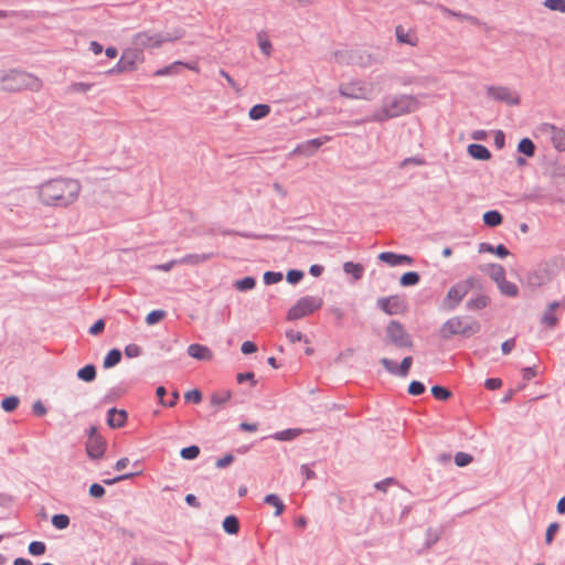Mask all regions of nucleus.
Segmentation results:
<instances>
[{
    "mask_svg": "<svg viewBox=\"0 0 565 565\" xmlns=\"http://www.w3.org/2000/svg\"><path fill=\"white\" fill-rule=\"evenodd\" d=\"M82 191L78 180L55 178L41 183L38 194L43 204L50 207L67 209L75 203Z\"/></svg>",
    "mask_w": 565,
    "mask_h": 565,
    "instance_id": "1",
    "label": "nucleus"
},
{
    "mask_svg": "<svg viewBox=\"0 0 565 565\" xmlns=\"http://www.w3.org/2000/svg\"><path fill=\"white\" fill-rule=\"evenodd\" d=\"M424 96V94H395L386 96L382 100L381 106L373 113L370 120L375 122H382L392 118L415 113L422 106L419 97Z\"/></svg>",
    "mask_w": 565,
    "mask_h": 565,
    "instance_id": "2",
    "label": "nucleus"
},
{
    "mask_svg": "<svg viewBox=\"0 0 565 565\" xmlns=\"http://www.w3.org/2000/svg\"><path fill=\"white\" fill-rule=\"evenodd\" d=\"M387 82L386 74H379L367 79L352 78L341 83L338 90L344 98L371 102L384 92Z\"/></svg>",
    "mask_w": 565,
    "mask_h": 565,
    "instance_id": "3",
    "label": "nucleus"
},
{
    "mask_svg": "<svg viewBox=\"0 0 565 565\" xmlns=\"http://www.w3.org/2000/svg\"><path fill=\"white\" fill-rule=\"evenodd\" d=\"M182 30H174L172 32H153L150 30L136 33L131 39V44L143 53L145 50L160 47L166 42H173L183 36Z\"/></svg>",
    "mask_w": 565,
    "mask_h": 565,
    "instance_id": "4",
    "label": "nucleus"
},
{
    "mask_svg": "<svg viewBox=\"0 0 565 565\" xmlns=\"http://www.w3.org/2000/svg\"><path fill=\"white\" fill-rule=\"evenodd\" d=\"M479 329L480 327L478 322H470L462 317H452L444 323L441 328V333L446 338L456 334L470 335L478 332Z\"/></svg>",
    "mask_w": 565,
    "mask_h": 565,
    "instance_id": "5",
    "label": "nucleus"
},
{
    "mask_svg": "<svg viewBox=\"0 0 565 565\" xmlns=\"http://www.w3.org/2000/svg\"><path fill=\"white\" fill-rule=\"evenodd\" d=\"M385 343L395 345L396 348H413V340L408 332L405 330L404 326L398 321H391L385 330Z\"/></svg>",
    "mask_w": 565,
    "mask_h": 565,
    "instance_id": "6",
    "label": "nucleus"
},
{
    "mask_svg": "<svg viewBox=\"0 0 565 565\" xmlns=\"http://www.w3.org/2000/svg\"><path fill=\"white\" fill-rule=\"evenodd\" d=\"M323 300L320 297L307 296L300 298L288 311V320H298L309 316L322 307Z\"/></svg>",
    "mask_w": 565,
    "mask_h": 565,
    "instance_id": "7",
    "label": "nucleus"
},
{
    "mask_svg": "<svg viewBox=\"0 0 565 565\" xmlns=\"http://www.w3.org/2000/svg\"><path fill=\"white\" fill-rule=\"evenodd\" d=\"M473 287L475 280L472 278L458 281L448 290L445 298V306L448 309H454L465 298V296L473 289Z\"/></svg>",
    "mask_w": 565,
    "mask_h": 565,
    "instance_id": "8",
    "label": "nucleus"
},
{
    "mask_svg": "<svg viewBox=\"0 0 565 565\" xmlns=\"http://www.w3.org/2000/svg\"><path fill=\"white\" fill-rule=\"evenodd\" d=\"M22 71H0V90L19 92L23 89Z\"/></svg>",
    "mask_w": 565,
    "mask_h": 565,
    "instance_id": "9",
    "label": "nucleus"
},
{
    "mask_svg": "<svg viewBox=\"0 0 565 565\" xmlns=\"http://www.w3.org/2000/svg\"><path fill=\"white\" fill-rule=\"evenodd\" d=\"M488 97L502 102L508 105H519L520 96L507 86H489L487 88Z\"/></svg>",
    "mask_w": 565,
    "mask_h": 565,
    "instance_id": "10",
    "label": "nucleus"
},
{
    "mask_svg": "<svg viewBox=\"0 0 565 565\" xmlns=\"http://www.w3.org/2000/svg\"><path fill=\"white\" fill-rule=\"evenodd\" d=\"M106 443L103 437L96 434V428L90 429V435L86 444L87 455L93 459H99L104 456Z\"/></svg>",
    "mask_w": 565,
    "mask_h": 565,
    "instance_id": "11",
    "label": "nucleus"
},
{
    "mask_svg": "<svg viewBox=\"0 0 565 565\" xmlns=\"http://www.w3.org/2000/svg\"><path fill=\"white\" fill-rule=\"evenodd\" d=\"M379 307L387 315H401L406 311L405 301L398 296H391L377 300Z\"/></svg>",
    "mask_w": 565,
    "mask_h": 565,
    "instance_id": "12",
    "label": "nucleus"
},
{
    "mask_svg": "<svg viewBox=\"0 0 565 565\" xmlns=\"http://www.w3.org/2000/svg\"><path fill=\"white\" fill-rule=\"evenodd\" d=\"M557 309H565V298H563L559 301H553L548 303V306L541 316V323L547 327L548 329L555 328L558 323V318L556 316Z\"/></svg>",
    "mask_w": 565,
    "mask_h": 565,
    "instance_id": "13",
    "label": "nucleus"
},
{
    "mask_svg": "<svg viewBox=\"0 0 565 565\" xmlns=\"http://www.w3.org/2000/svg\"><path fill=\"white\" fill-rule=\"evenodd\" d=\"M381 363L383 364L385 370L387 372H390L391 374H395V375L405 377L408 374V371L412 366L413 358L412 356L404 358L399 366H397V364L394 361H392L387 358H383L381 360Z\"/></svg>",
    "mask_w": 565,
    "mask_h": 565,
    "instance_id": "14",
    "label": "nucleus"
},
{
    "mask_svg": "<svg viewBox=\"0 0 565 565\" xmlns=\"http://www.w3.org/2000/svg\"><path fill=\"white\" fill-rule=\"evenodd\" d=\"M124 62L126 63V67L132 72L137 68V65L139 63H142L145 61V55L140 51V49H137L136 46L128 47L124 50L121 56Z\"/></svg>",
    "mask_w": 565,
    "mask_h": 565,
    "instance_id": "15",
    "label": "nucleus"
},
{
    "mask_svg": "<svg viewBox=\"0 0 565 565\" xmlns=\"http://www.w3.org/2000/svg\"><path fill=\"white\" fill-rule=\"evenodd\" d=\"M331 139L329 136H323L315 139L307 140L295 149V152H299L307 157L312 156L322 145Z\"/></svg>",
    "mask_w": 565,
    "mask_h": 565,
    "instance_id": "16",
    "label": "nucleus"
},
{
    "mask_svg": "<svg viewBox=\"0 0 565 565\" xmlns=\"http://www.w3.org/2000/svg\"><path fill=\"white\" fill-rule=\"evenodd\" d=\"M396 40L401 44H407L409 46L418 45V36L414 30H406L403 25L395 28Z\"/></svg>",
    "mask_w": 565,
    "mask_h": 565,
    "instance_id": "17",
    "label": "nucleus"
},
{
    "mask_svg": "<svg viewBox=\"0 0 565 565\" xmlns=\"http://www.w3.org/2000/svg\"><path fill=\"white\" fill-rule=\"evenodd\" d=\"M379 259L392 267L399 265H412L413 259L407 255H398L391 252H383L379 255Z\"/></svg>",
    "mask_w": 565,
    "mask_h": 565,
    "instance_id": "18",
    "label": "nucleus"
},
{
    "mask_svg": "<svg viewBox=\"0 0 565 565\" xmlns=\"http://www.w3.org/2000/svg\"><path fill=\"white\" fill-rule=\"evenodd\" d=\"M188 354L200 361H211L214 358L210 348L199 343L190 344L188 347Z\"/></svg>",
    "mask_w": 565,
    "mask_h": 565,
    "instance_id": "19",
    "label": "nucleus"
},
{
    "mask_svg": "<svg viewBox=\"0 0 565 565\" xmlns=\"http://www.w3.org/2000/svg\"><path fill=\"white\" fill-rule=\"evenodd\" d=\"M127 412L124 409L110 408L108 411L107 424L111 428H120L126 424Z\"/></svg>",
    "mask_w": 565,
    "mask_h": 565,
    "instance_id": "20",
    "label": "nucleus"
},
{
    "mask_svg": "<svg viewBox=\"0 0 565 565\" xmlns=\"http://www.w3.org/2000/svg\"><path fill=\"white\" fill-rule=\"evenodd\" d=\"M437 9L446 17H452V18H456L460 21H468L472 24H478L479 23V20L471 15V14H468V13H462L460 11H454L443 4H438L437 6Z\"/></svg>",
    "mask_w": 565,
    "mask_h": 565,
    "instance_id": "21",
    "label": "nucleus"
},
{
    "mask_svg": "<svg viewBox=\"0 0 565 565\" xmlns=\"http://www.w3.org/2000/svg\"><path fill=\"white\" fill-rule=\"evenodd\" d=\"M353 57H351L352 65L360 67H369L374 63L372 55L365 51L353 50Z\"/></svg>",
    "mask_w": 565,
    "mask_h": 565,
    "instance_id": "22",
    "label": "nucleus"
},
{
    "mask_svg": "<svg viewBox=\"0 0 565 565\" xmlns=\"http://www.w3.org/2000/svg\"><path fill=\"white\" fill-rule=\"evenodd\" d=\"M468 153L477 160H489L491 158V152L487 147L480 143H471L467 148Z\"/></svg>",
    "mask_w": 565,
    "mask_h": 565,
    "instance_id": "23",
    "label": "nucleus"
},
{
    "mask_svg": "<svg viewBox=\"0 0 565 565\" xmlns=\"http://www.w3.org/2000/svg\"><path fill=\"white\" fill-rule=\"evenodd\" d=\"M43 87V82L33 74L24 72L23 74V89L39 92Z\"/></svg>",
    "mask_w": 565,
    "mask_h": 565,
    "instance_id": "24",
    "label": "nucleus"
},
{
    "mask_svg": "<svg viewBox=\"0 0 565 565\" xmlns=\"http://www.w3.org/2000/svg\"><path fill=\"white\" fill-rule=\"evenodd\" d=\"M551 139L558 151L565 150V131L563 129L551 126Z\"/></svg>",
    "mask_w": 565,
    "mask_h": 565,
    "instance_id": "25",
    "label": "nucleus"
},
{
    "mask_svg": "<svg viewBox=\"0 0 565 565\" xmlns=\"http://www.w3.org/2000/svg\"><path fill=\"white\" fill-rule=\"evenodd\" d=\"M266 504L275 508V515L279 516L285 510V504L277 494L270 493L264 498Z\"/></svg>",
    "mask_w": 565,
    "mask_h": 565,
    "instance_id": "26",
    "label": "nucleus"
},
{
    "mask_svg": "<svg viewBox=\"0 0 565 565\" xmlns=\"http://www.w3.org/2000/svg\"><path fill=\"white\" fill-rule=\"evenodd\" d=\"M270 111V107L266 104H257L253 106L248 113L252 120H259L266 117Z\"/></svg>",
    "mask_w": 565,
    "mask_h": 565,
    "instance_id": "27",
    "label": "nucleus"
},
{
    "mask_svg": "<svg viewBox=\"0 0 565 565\" xmlns=\"http://www.w3.org/2000/svg\"><path fill=\"white\" fill-rule=\"evenodd\" d=\"M182 65H183V62H181V61L173 62L172 64H170L166 67L157 70L154 72V76L177 75V74H179L180 67H182Z\"/></svg>",
    "mask_w": 565,
    "mask_h": 565,
    "instance_id": "28",
    "label": "nucleus"
},
{
    "mask_svg": "<svg viewBox=\"0 0 565 565\" xmlns=\"http://www.w3.org/2000/svg\"><path fill=\"white\" fill-rule=\"evenodd\" d=\"M121 360V352L118 349L110 350L104 359L103 366L105 369L117 365Z\"/></svg>",
    "mask_w": 565,
    "mask_h": 565,
    "instance_id": "29",
    "label": "nucleus"
},
{
    "mask_svg": "<svg viewBox=\"0 0 565 565\" xmlns=\"http://www.w3.org/2000/svg\"><path fill=\"white\" fill-rule=\"evenodd\" d=\"M223 529L228 534H237L239 531L238 519L234 515H228L223 521Z\"/></svg>",
    "mask_w": 565,
    "mask_h": 565,
    "instance_id": "30",
    "label": "nucleus"
},
{
    "mask_svg": "<svg viewBox=\"0 0 565 565\" xmlns=\"http://www.w3.org/2000/svg\"><path fill=\"white\" fill-rule=\"evenodd\" d=\"M498 287L503 295L509 297H515L519 291L516 285L508 281L505 278L499 281Z\"/></svg>",
    "mask_w": 565,
    "mask_h": 565,
    "instance_id": "31",
    "label": "nucleus"
},
{
    "mask_svg": "<svg viewBox=\"0 0 565 565\" xmlns=\"http://www.w3.org/2000/svg\"><path fill=\"white\" fill-rule=\"evenodd\" d=\"M77 376L85 382H92L96 377V369L93 364L85 365L77 372Z\"/></svg>",
    "mask_w": 565,
    "mask_h": 565,
    "instance_id": "32",
    "label": "nucleus"
},
{
    "mask_svg": "<svg viewBox=\"0 0 565 565\" xmlns=\"http://www.w3.org/2000/svg\"><path fill=\"white\" fill-rule=\"evenodd\" d=\"M343 270L347 274L352 275L356 280L360 279L363 275V266L352 262L344 263Z\"/></svg>",
    "mask_w": 565,
    "mask_h": 565,
    "instance_id": "33",
    "label": "nucleus"
},
{
    "mask_svg": "<svg viewBox=\"0 0 565 565\" xmlns=\"http://www.w3.org/2000/svg\"><path fill=\"white\" fill-rule=\"evenodd\" d=\"M210 257H211V255H206V254L186 255L179 260V264L199 265V264L207 260Z\"/></svg>",
    "mask_w": 565,
    "mask_h": 565,
    "instance_id": "34",
    "label": "nucleus"
},
{
    "mask_svg": "<svg viewBox=\"0 0 565 565\" xmlns=\"http://www.w3.org/2000/svg\"><path fill=\"white\" fill-rule=\"evenodd\" d=\"M518 151L527 156V157H532L534 154V151H535V146L533 143V141L529 138H523L520 142H519V146H518Z\"/></svg>",
    "mask_w": 565,
    "mask_h": 565,
    "instance_id": "35",
    "label": "nucleus"
},
{
    "mask_svg": "<svg viewBox=\"0 0 565 565\" xmlns=\"http://www.w3.org/2000/svg\"><path fill=\"white\" fill-rule=\"evenodd\" d=\"M353 55V50H340L334 53V58L339 64L352 65L351 57Z\"/></svg>",
    "mask_w": 565,
    "mask_h": 565,
    "instance_id": "36",
    "label": "nucleus"
},
{
    "mask_svg": "<svg viewBox=\"0 0 565 565\" xmlns=\"http://www.w3.org/2000/svg\"><path fill=\"white\" fill-rule=\"evenodd\" d=\"M418 281H419V275L415 271L405 273L404 275H402L401 280H399L401 285L405 286V287L414 286Z\"/></svg>",
    "mask_w": 565,
    "mask_h": 565,
    "instance_id": "37",
    "label": "nucleus"
},
{
    "mask_svg": "<svg viewBox=\"0 0 565 565\" xmlns=\"http://www.w3.org/2000/svg\"><path fill=\"white\" fill-rule=\"evenodd\" d=\"M431 394L436 399L447 401L451 396V392L443 386H433Z\"/></svg>",
    "mask_w": 565,
    "mask_h": 565,
    "instance_id": "38",
    "label": "nucleus"
},
{
    "mask_svg": "<svg viewBox=\"0 0 565 565\" xmlns=\"http://www.w3.org/2000/svg\"><path fill=\"white\" fill-rule=\"evenodd\" d=\"M52 524L58 530L66 529L70 524V518L66 514H55L52 518Z\"/></svg>",
    "mask_w": 565,
    "mask_h": 565,
    "instance_id": "39",
    "label": "nucleus"
},
{
    "mask_svg": "<svg viewBox=\"0 0 565 565\" xmlns=\"http://www.w3.org/2000/svg\"><path fill=\"white\" fill-rule=\"evenodd\" d=\"M235 287L239 291H246L255 287V279L252 277H245L235 282Z\"/></svg>",
    "mask_w": 565,
    "mask_h": 565,
    "instance_id": "40",
    "label": "nucleus"
},
{
    "mask_svg": "<svg viewBox=\"0 0 565 565\" xmlns=\"http://www.w3.org/2000/svg\"><path fill=\"white\" fill-rule=\"evenodd\" d=\"M300 434H301V429H298V428H296V429H286V430L277 433L275 437L278 440H290V439L296 438Z\"/></svg>",
    "mask_w": 565,
    "mask_h": 565,
    "instance_id": "41",
    "label": "nucleus"
},
{
    "mask_svg": "<svg viewBox=\"0 0 565 565\" xmlns=\"http://www.w3.org/2000/svg\"><path fill=\"white\" fill-rule=\"evenodd\" d=\"M544 7L557 12H565V0H545Z\"/></svg>",
    "mask_w": 565,
    "mask_h": 565,
    "instance_id": "42",
    "label": "nucleus"
},
{
    "mask_svg": "<svg viewBox=\"0 0 565 565\" xmlns=\"http://www.w3.org/2000/svg\"><path fill=\"white\" fill-rule=\"evenodd\" d=\"M180 455L185 460H192L200 455V448L198 446L185 447L181 449Z\"/></svg>",
    "mask_w": 565,
    "mask_h": 565,
    "instance_id": "43",
    "label": "nucleus"
},
{
    "mask_svg": "<svg viewBox=\"0 0 565 565\" xmlns=\"http://www.w3.org/2000/svg\"><path fill=\"white\" fill-rule=\"evenodd\" d=\"M93 84L84 82H75L68 86L70 93H86L92 88Z\"/></svg>",
    "mask_w": 565,
    "mask_h": 565,
    "instance_id": "44",
    "label": "nucleus"
},
{
    "mask_svg": "<svg viewBox=\"0 0 565 565\" xmlns=\"http://www.w3.org/2000/svg\"><path fill=\"white\" fill-rule=\"evenodd\" d=\"M164 316L166 312L163 310H153L147 315L146 322L152 326L161 321L164 318Z\"/></svg>",
    "mask_w": 565,
    "mask_h": 565,
    "instance_id": "45",
    "label": "nucleus"
},
{
    "mask_svg": "<svg viewBox=\"0 0 565 565\" xmlns=\"http://www.w3.org/2000/svg\"><path fill=\"white\" fill-rule=\"evenodd\" d=\"M19 405V398L15 396H9L2 399L1 406L6 412L14 411Z\"/></svg>",
    "mask_w": 565,
    "mask_h": 565,
    "instance_id": "46",
    "label": "nucleus"
},
{
    "mask_svg": "<svg viewBox=\"0 0 565 565\" xmlns=\"http://www.w3.org/2000/svg\"><path fill=\"white\" fill-rule=\"evenodd\" d=\"M488 302H489V300L486 296H479L475 299H471L468 302V308L469 309H482L488 305Z\"/></svg>",
    "mask_w": 565,
    "mask_h": 565,
    "instance_id": "47",
    "label": "nucleus"
},
{
    "mask_svg": "<svg viewBox=\"0 0 565 565\" xmlns=\"http://www.w3.org/2000/svg\"><path fill=\"white\" fill-rule=\"evenodd\" d=\"M472 462V456L467 452H457L455 456V463L458 467H465Z\"/></svg>",
    "mask_w": 565,
    "mask_h": 565,
    "instance_id": "48",
    "label": "nucleus"
},
{
    "mask_svg": "<svg viewBox=\"0 0 565 565\" xmlns=\"http://www.w3.org/2000/svg\"><path fill=\"white\" fill-rule=\"evenodd\" d=\"M29 552L32 555H42L45 553V544L43 542L34 541L29 545Z\"/></svg>",
    "mask_w": 565,
    "mask_h": 565,
    "instance_id": "49",
    "label": "nucleus"
},
{
    "mask_svg": "<svg viewBox=\"0 0 565 565\" xmlns=\"http://www.w3.org/2000/svg\"><path fill=\"white\" fill-rule=\"evenodd\" d=\"M282 279L281 273L266 271L264 274V281L266 285L277 284Z\"/></svg>",
    "mask_w": 565,
    "mask_h": 565,
    "instance_id": "50",
    "label": "nucleus"
},
{
    "mask_svg": "<svg viewBox=\"0 0 565 565\" xmlns=\"http://www.w3.org/2000/svg\"><path fill=\"white\" fill-rule=\"evenodd\" d=\"M483 221L488 226H497L501 224L502 217L501 214H483Z\"/></svg>",
    "mask_w": 565,
    "mask_h": 565,
    "instance_id": "51",
    "label": "nucleus"
},
{
    "mask_svg": "<svg viewBox=\"0 0 565 565\" xmlns=\"http://www.w3.org/2000/svg\"><path fill=\"white\" fill-rule=\"evenodd\" d=\"M425 392V385L418 381H413L408 386V393L412 395H420Z\"/></svg>",
    "mask_w": 565,
    "mask_h": 565,
    "instance_id": "52",
    "label": "nucleus"
},
{
    "mask_svg": "<svg viewBox=\"0 0 565 565\" xmlns=\"http://www.w3.org/2000/svg\"><path fill=\"white\" fill-rule=\"evenodd\" d=\"M286 337L291 343H295V342L301 341V340H305L306 343L309 342L308 339L303 338V334L297 330H288L286 332Z\"/></svg>",
    "mask_w": 565,
    "mask_h": 565,
    "instance_id": "53",
    "label": "nucleus"
},
{
    "mask_svg": "<svg viewBox=\"0 0 565 565\" xmlns=\"http://www.w3.org/2000/svg\"><path fill=\"white\" fill-rule=\"evenodd\" d=\"M491 277L499 285V281L505 278L503 267L500 265L492 266L491 267Z\"/></svg>",
    "mask_w": 565,
    "mask_h": 565,
    "instance_id": "54",
    "label": "nucleus"
},
{
    "mask_svg": "<svg viewBox=\"0 0 565 565\" xmlns=\"http://www.w3.org/2000/svg\"><path fill=\"white\" fill-rule=\"evenodd\" d=\"M184 398L188 402H193L195 404H199L202 401V394L199 390H192L184 394Z\"/></svg>",
    "mask_w": 565,
    "mask_h": 565,
    "instance_id": "55",
    "label": "nucleus"
},
{
    "mask_svg": "<svg viewBox=\"0 0 565 565\" xmlns=\"http://www.w3.org/2000/svg\"><path fill=\"white\" fill-rule=\"evenodd\" d=\"M258 44H259L262 52L265 55L269 56L271 54L273 45L269 40L259 38Z\"/></svg>",
    "mask_w": 565,
    "mask_h": 565,
    "instance_id": "56",
    "label": "nucleus"
},
{
    "mask_svg": "<svg viewBox=\"0 0 565 565\" xmlns=\"http://www.w3.org/2000/svg\"><path fill=\"white\" fill-rule=\"evenodd\" d=\"M89 494L94 498H102L105 494V489L98 483H93L89 487Z\"/></svg>",
    "mask_w": 565,
    "mask_h": 565,
    "instance_id": "57",
    "label": "nucleus"
},
{
    "mask_svg": "<svg viewBox=\"0 0 565 565\" xmlns=\"http://www.w3.org/2000/svg\"><path fill=\"white\" fill-rule=\"evenodd\" d=\"M303 277V273L300 271V270H289L287 273V280L290 282V284H297L298 281H300Z\"/></svg>",
    "mask_w": 565,
    "mask_h": 565,
    "instance_id": "58",
    "label": "nucleus"
},
{
    "mask_svg": "<svg viewBox=\"0 0 565 565\" xmlns=\"http://www.w3.org/2000/svg\"><path fill=\"white\" fill-rule=\"evenodd\" d=\"M234 461V457L232 455H225L224 457L222 458H218L216 460V463L215 466L218 468V469H223V468H226L227 466H230L232 462Z\"/></svg>",
    "mask_w": 565,
    "mask_h": 565,
    "instance_id": "59",
    "label": "nucleus"
},
{
    "mask_svg": "<svg viewBox=\"0 0 565 565\" xmlns=\"http://www.w3.org/2000/svg\"><path fill=\"white\" fill-rule=\"evenodd\" d=\"M125 353L128 358H137L140 355L141 350L137 344H129L125 348Z\"/></svg>",
    "mask_w": 565,
    "mask_h": 565,
    "instance_id": "60",
    "label": "nucleus"
},
{
    "mask_svg": "<svg viewBox=\"0 0 565 565\" xmlns=\"http://www.w3.org/2000/svg\"><path fill=\"white\" fill-rule=\"evenodd\" d=\"M557 530H558L557 523H552L548 525V527L546 530V534H545V541L547 544L552 543L554 534L557 532Z\"/></svg>",
    "mask_w": 565,
    "mask_h": 565,
    "instance_id": "61",
    "label": "nucleus"
},
{
    "mask_svg": "<svg viewBox=\"0 0 565 565\" xmlns=\"http://www.w3.org/2000/svg\"><path fill=\"white\" fill-rule=\"evenodd\" d=\"M104 328H105V322L103 319H99L89 328V333L93 335H97L100 332H103Z\"/></svg>",
    "mask_w": 565,
    "mask_h": 565,
    "instance_id": "62",
    "label": "nucleus"
},
{
    "mask_svg": "<svg viewBox=\"0 0 565 565\" xmlns=\"http://www.w3.org/2000/svg\"><path fill=\"white\" fill-rule=\"evenodd\" d=\"M494 145L498 149H502L505 145V136L502 130H498L494 134Z\"/></svg>",
    "mask_w": 565,
    "mask_h": 565,
    "instance_id": "63",
    "label": "nucleus"
},
{
    "mask_svg": "<svg viewBox=\"0 0 565 565\" xmlns=\"http://www.w3.org/2000/svg\"><path fill=\"white\" fill-rule=\"evenodd\" d=\"M241 350L244 354H250L257 351V347L252 341H245L243 342Z\"/></svg>",
    "mask_w": 565,
    "mask_h": 565,
    "instance_id": "64",
    "label": "nucleus"
}]
</instances>
